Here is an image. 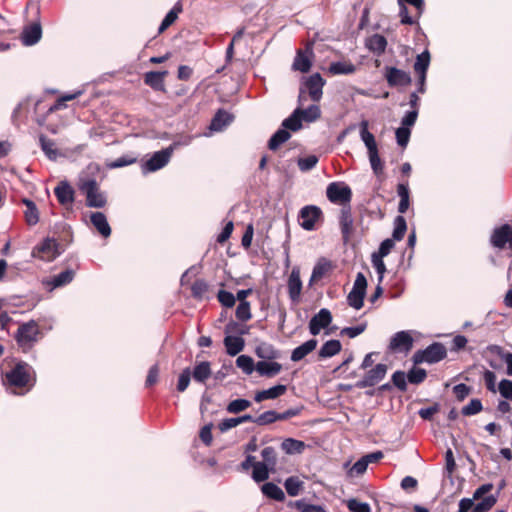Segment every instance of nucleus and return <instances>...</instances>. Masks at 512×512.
I'll use <instances>...</instances> for the list:
<instances>
[{
  "label": "nucleus",
  "mask_w": 512,
  "mask_h": 512,
  "mask_svg": "<svg viewBox=\"0 0 512 512\" xmlns=\"http://www.w3.org/2000/svg\"><path fill=\"white\" fill-rule=\"evenodd\" d=\"M339 222H340V228H341V233H342L343 239L345 241H347L349 239V237L352 233V229H353V217L351 214L350 207H348V208L344 207L341 210Z\"/></svg>",
  "instance_id": "393cba45"
},
{
  "label": "nucleus",
  "mask_w": 512,
  "mask_h": 512,
  "mask_svg": "<svg viewBox=\"0 0 512 512\" xmlns=\"http://www.w3.org/2000/svg\"><path fill=\"white\" fill-rule=\"evenodd\" d=\"M366 47L377 56L382 55L387 47V40L381 34H373L366 39Z\"/></svg>",
  "instance_id": "412c9836"
},
{
  "label": "nucleus",
  "mask_w": 512,
  "mask_h": 512,
  "mask_svg": "<svg viewBox=\"0 0 512 512\" xmlns=\"http://www.w3.org/2000/svg\"><path fill=\"white\" fill-rule=\"evenodd\" d=\"M322 211L314 205H307L299 212V224L306 231L315 229L316 222L320 220Z\"/></svg>",
  "instance_id": "9d476101"
},
{
  "label": "nucleus",
  "mask_w": 512,
  "mask_h": 512,
  "mask_svg": "<svg viewBox=\"0 0 512 512\" xmlns=\"http://www.w3.org/2000/svg\"><path fill=\"white\" fill-rule=\"evenodd\" d=\"M78 188L86 197V206L103 208L107 204L106 194L100 190L99 184L93 178H80Z\"/></svg>",
  "instance_id": "f03ea898"
},
{
  "label": "nucleus",
  "mask_w": 512,
  "mask_h": 512,
  "mask_svg": "<svg viewBox=\"0 0 512 512\" xmlns=\"http://www.w3.org/2000/svg\"><path fill=\"white\" fill-rule=\"evenodd\" d=\"M223 344L229 356H236L245 347V340L241 336L226 335Z\"/></svg>",
  "instance_id": "6ab92c4d"
},
{
  "label": "nucleus",
  "mask_w": 512,
  "mask_h": 512,
  "mask_svg": "<svg viewBox=\"0 0 512 512\" xmlns=\"http://www.w3.org/2000/svg\"><path fill=\"white\" fill-rule=\"evenodd\" d=\"M288 295L292 302L297 303L300 300L302 291V281L300 278V269L294 267L287 281Z\"/></svg>",
  "instance_id": "4468645a"
},
{
  "label": "nucleus",
  "mask_w": 512,
  "mask_h": 512,
  "mask_svg": "<svg viewBox=\"0 0 512 512\" xmlns=\"http://www.w3.org/2000/svg\"><path fill=\"white\" fill-rule=\"evenodd\" d=\"M490 244L497 249H504L506 245L512 250V228L509 224L496 227L490 236Z\"/></svg>",
  "instance_id": "1a4fd4ad"
},
{
  "label": "nucleus",
  "mask_w": 512,
  "mask_h": 512,
  "mask_svg": "<svg viewBox=\"0 0 512 512\" xmlns=\"http://www.w3.org/2000/svg\"><path fill=\"white\" fill-rule=\"evenodd\" d=\"M407 230V223L405 218L402 215H398L394 219V230L392 233V237L396 241H400L404 238V235Z\"/></svg>",
  "instance_id": "c03bdc74"
},
{
  "label": "nucleus",
  "mask_w": 512,
  "mask_h": 512,
  "mask_svg": "<svg viewBox=\"0 0 512 512\" xmlns=\"http://www.w3.org/2000/svg\"><path fill=\"white\" fill-rule=\"evenodd\" d=\"M328 200L335 204H346L351 201L352 190L344 182H331L326 189Z\"/></svg>",
  "instance_id": "6e6552de"
},
{
  "label": "nucleus",
  "mask_w": 512,
  "mask_h": 512,
  "mask_svg": "<svg viewBox=\"0 0 512 512\" xmlns=\"http://www.w3.org/2000/svg\"><path fill=\"white\" fill-rule=\"evenodd\" d=\"M191 370L189 367L185 368L179 375V378H178V383H177V390L179 392H184L189 384H190V380H191Z\"/></svg>",
  "instance_id": "338daca9"
},
{
  "label": "nucleus",
  "mask_w": 512,
  "mask_h": 512,
  "mask_svg": "<svg viewBox=\"0 0 512 512\" xmlns=\"http://www.w3.org/2000/svg\"><path fill=\"white\" fill-rule=\"evenodd\" d=\"M31 367L26 363H18L12 370L6 372V383L11 387L22 388L33 386L34 381L30 374Z\"/></svg>",
  "instance_id": "39448f33"
},
{
  "label": "nucleus",
  "mask_w": 512,
  "mask_h": 512,
  "mask_svg": "<svg viewBox=\"0 0 512 512\" xmlns=\"http://www.w3.org/2000/svg\"><path fill=\"white\" fill-rule=\"evenodd\" d=\"M255 370L261 376L273 377L280 373L282 365L275 361H259L256 363Z\"/></svg>",
  "instance_id": "4be33fe9"
},
{
  "label": "nucleus",
  "mask_w": 512,
  "mask_h": 512,
  "mask_svg": "<svg viewBox=\"0 0 512 512\" xmlns=\"http://www.w3.org/2000/svg\"><path fill=\"white\" fill-rule=\"evenodd\" d=\"M208 290V284L203 279H197L191 286V292L193 297L202 298Z\"/></svg>",
  "instance_id": "69168bd1"
},
{
  "label": "nucleus",
  "mask_w": 512,
  "mask_h": 512,
  "mask_svg": "<svg viewBox=\"0 0 512 512\" xmlns=\"http://www.w3.org/2000/svg\"><path fill=\"white\" fill-rule=\"evenodd\" d=\"M39 144L48 159L56 160L59 157L60 153L52 139L47 138L45 135H40Z\"/></svg>",
  "instance_id": "2f4dec72"
},
{
  "label": "nucleus",
  "mask_w": 512,
  "mask_h": 512,
  "mask_svg": "<svg viewBox=\"0 0 512 512\" xmlns=\"http://www.w3.org/2000/svg\"><path fill=\"white\" fill-rule=\"evenodd\" d=\"M261 490L262 493L270 499L276 501H283L285 499V494L283 490L278 485L272 482H267L263 484Z\"/></svg>",
  "instance_id": "e433bc0d"
},
{
  "label": "nucleus",
  "mask_w": 512,
  "mask_h": 512,
  "mask_svg": "<svg viewBox=\"0 0 512 512\" xmlns=\"http://www.w3.org/2000/svg\"><path fill=\"white\" fill-rule=\"evenodd\" d=\"M54 194L61 205H71L74 202V190L67 181H61L54 189Z\"/></svg>",
  "instance_id": "f3484780"
},
{
  "label": "nucleus",
  "mask_w": 512,
  "mask_h": 512,
  "mask_svg": "<svg viewBox=\"0 0 512 512\" xmlns=\"http://www.w3.org/2000/svg\"><path fill=\"white\" fill-rule=\"evenodd\" d=\"M236 366L240 368L246 375H250L255 370V364L252 357L248 355H240L236 359Z\"/></svg>",
  "instance_id": "8fccbe9b"
},
{
  "label": "nucleus",
  "mask_w": 512,
  "mask_h": 512,
  "mask_svg": "<svg viewBox=\"0 0 512 512\" xmlns=\"http://www.w3.org/2000/svg\"><path fill=\"white\" fill-rule=\"evenodd\" d=\"M168 74V71H150L144 76V82L154 90H164V78Z\"/></svg>",
  "instance_id": "b1692460"
},
{
  "label": "nucleus",
  "mask_w": 512,
  "mask_h": 512,
  "mask_svg": "<svg viewBox=\"0 0 512 512\" xmlns=\"http://www.w3.org/2000/svg\"><path fill=\"white\" fill-rule=\"evenodd\" d=\"M211 374L212 370L209 361L197 363L191 372L193 379L198 383H205L206 380L210 378Z\"/></svg>",
  "instance_id": "bb28decb"
},
{
  "label": "nucleus",
  "mask_w": 512,
  "mask_h": 512,
  "mask_svg": "<svg viewBox=\"0 0 512 512\" xmlns=\"http://www.w3.org/2000/svg\"><path fill=\"white\" fill-rule=\"evenodd\" d=\"M287 391L286 385L278 384L273 387H270L269 389H265L262 391H258L255 394L254 400L256 402H262L264 400L268 399H276L283 395Z\"/></svg>",
  "instance_id": "5701e85b"
},
{
  "label": "nucleus",
  "mask_w": 512,
  "mask_h": 512,
  "mask_svg": "<svg viewBox=\"0 0 512 512\" xmlns=\"http://www.w3.org/2000/svg\"><path fill=\"white\" fill-rule=\"evenodd\" d=\"M369 122L362 120L359 124L360 138L364 142L368 153L378 150L374 135L368 130Z\"/></svg>",
  "instance_id": "a878e982"
},
{
  "label": "nucleus",
  "mask_w": 512,
  "mask_h": 512,
  "mask_svg": "<svg viewBox=\"0 0 512 512\" xmlns=\"http://www.w3.org/2000/svg\"><path fill=\"white\" fill-rule=\"evenodd\" d=\"M372 265L375 268L377 274H378V282L381 283L384 278V274L386 272V266L383 261V257H380V255H377L376 253L372 254L371 257Z\"/></svg>",
  "instance_id": "6e6d98bb"
},
{
  "label": "nucleus",
  "mask_w": 512,
  "mask_h": 512,
  "mask_svg": "<svg viewBox=\"0 0 512 512\" xmlns=\"http://www.w3.org/2000/svg\"><path fill=\"white\" fill-rule=\"evenodd\" d=\"M427 376V373L422 368H413L407 374V379L411 384L422 383Z\"/></svg>",
  "instance_id": "052dcab7"
},
{
  "label": "nucleus",
  "mask_w": 512,
  "mask_h": 512,
  "mask_svg": "<svg viewBox=\"0 0 512 512\" xmlns=\"http://www.w3.org/2000/svg\"><path fill=\"white\" fill-rule=\"evenodd\" d=\"M384 77L390 87L407 86L411 83L409 73L392 66L384 68Z\"/></svg>",
  "instance_id": "9b49d317"
},
{
  "label": "nucleus",
  "mask_w": 512,
  "mask_h": 512,
  "mask_svg": "<svg viewBox=\"0 0 512 512\" xmlns=\"http://www.w3.org/2000/svg\"><path fill=\"white\" fill-rule=\"evenodd\" d=\"M255 353L259 358L266 360H273L279 356L278 350H276L273 345L266 342L259 344L255 349Z\"/></svg>",
  "instance_id": "58836bf2"
},
{
  "label": "nucleus",
  "mask_w": 512,
  "mask_h": 512,
  "mask_svg": "<svg viewBox=\"0 0 512 512\" xmlns=\"http://www.w3.org/2000/svg\"><path fill=\"white\" fill-rule=\"evenodd\" d=\"M42 36V28L39 22L24 27L21 33V41L26 46H32L39 42Z\"/></svg>",
  "instance_id": "dca6fc26"
},
{
  "label": "nucleus",
  "mask_w": 512,
  "mask_h": 512,
  "mask_svg": "<svg viewBox=\"0 0 512 512\" xmlns=\"http://www.w3.org/2000/svg\"><path fill=\"white\" fill-rule=\"evenodd\" d=\"M317 163L318 157L315 155H309L304 158H299L297 161L299 169L303 172L313 169Z\"/></svg>",
  "instance_id": "680f3d73"
},
{
  "label": "nucleus",
  "mask_w": 512,
  "mask_h": 512,
  "mask_svg": "<svg viewBox=\"0 0 512 512\" xmlns=\"http://www.w3.org/2000/svg\"><path fill=\"white\" fill-rule=\"evenodd\" d=\"M332 314L327 308H322L309 321V332L317 336L320 331L327 328L332 322Z\"/></svg>",
  "instance_id": "f8f14e48"
},
{
  "label": "nucleus",
  "mask_w": 512,
  "mask_h": 512,
  "mask_svg": "<svg viewBox=\"0 0 512 512\" xmlns=\"http://www.w3.org/2000/svg\"><path fill=\"white\" fill-rule=\"evenodd\" d=\"M346 506L351 512H371V507L367 502H361L356 498L348 499Z\"/></svg>",
  "instance_id": "5fc2aeb1"
},
{
  "label": "nucleus",
  "mask_w": 512,
  "mask_h": 512,
  "mask_svg": "<svg viewBox=\"0 0 512 512\" xmlns=\"http://www.w3.org/2000/svg\"><path fill=\"white\" fill-rule=\"evenodd\" d=\"M290 507H295L299 512H326V510L320 505L308 504L305 500L300 499L291 501L288 504Z\"/></svg>",
  "instance_id": "a18cd8bd"
},
{
  "label": "nucleus",
  "mask_w": 512,
  "mask_h": 512,
  "mask_svg": "<svg viewBox=\"0 0 512 512\" xmlns=\"http://www.w3.org/2000/svg\"><path fill=\"white\" fill-rule=\"evenodd\" d=\"M284 487L289 496H297L303 488V482L295 476L288 477L284 482Z\"/></svg>",
  "instance_id": "37998d69"
},
{
  "label": "nucleus",
  "mask_w": 512,
  "mask_h": 512,
  "mask_svg": "<svg viewBox=\"0 0 512 512\" xmlns=\"http://www.w3.org/2000/svg\"><path fill=\"white\" fill-rule=\"evenodd\" d=\"M497 390L504 399L512 400V380L502 379Z\"/></svg>",
  "instance_id": "774afa93"
},
{
  "label": "nucleus",
  "mask_w": 512,
  "mask_h": 512,
  "mask_svg": "<svg viewBox=\"0 0 512 512\" xmlns=\"http://www.w3.org/2000/svg\"><path fill=\"white\" fill-rule=\"evenodd\" d=\"M251 406V402L247 399H235L227 405V412L231 414H238Z\"/></svg>",
  "instance_id": "3c124183"
},
{
  "label": "nucleus",
  "mask_w": 512,
  "mask_h": 512,
  "mask_svg": "<svg viewBox=\"0 0 512 512\" xmlns=\"http://www.w3.org/2000/svg\"><path fill=\"white\" fill-rule=\"evenodd\" d=\"M341 348L342 345L339 340H328L321 346L318 352V356L321 359L333 357L341 351Z\"/></svg>",
  "instance_id": "7c9ffc66"
},
{
  "label": "nucleus",
  "mask_w": 512,
  "mask_h": 512,
  "mask_svg": "<svg viewBox=\"0 0 512 512\" xmlns=\"http://www.w3.org/2000/svg\"><path fill=\"white\" fill-rule=\"evenodd\" d=\"M278 417L279 416L276 411H265L264 413L260 414L258 417L255 418V423L260 426L271 424L279 420Z\"/></svg>",
  "instance_id": "4d7b16f0"
},
{
  "label": "nucleus",
  "mask_w": 512,
  "mask_h": 512,
  "mask_svg": "<svg viewBox=\"0 0 512 512\" xmlns=\"http://www.w3.org/2000/svg\"><path fill=\"white\" fill-rule=\"evenodd\" d=\"M325 80L319 73H314L307 77L300 88L298 102L302 104L306 100L305 94L308 93L314 102L320 101L323 95Z\"/></svg>",
  "instance_id": "20e7f679"
},
{
  "label": "nucleus",
  "mask_w": 512,
  "mask_h": 512,
  "mask_svg": "<svg viewBox=\"0 0 512 512\" xmlns=\"http://www.w3.org/2000/svg\"><path fill=\"white\" fill-rule=\"evenodd\" d=\"M217 299L221 305L226 308H232L236 302V297L226 290H219L217 293Z\"/></svg>",
  "instance_id": "13d9d810"
},
{
  "label": "nucleus",
  "mask_w": 512,
  "mask_h": 512,
  "mask_svg": "<svg viewBox=\"0 0 512 512\" xmlns=\"http://www.w3.org/2000/svg\"><path fill=\"white\" fill-rule=\"evenodd\" d=\"M269 470L271 469L266 464H263L262 462H256L253 465L252 478L256 482H263L268 479Z\"/></svg>",
  "instance_id": "49530a36"
},
{
  "label": "nucleus",
  "mask_w": 512,
  "mask_h": 512,
  "mask_svg": "<svg viewBox=\"0 0 512 512\" xmlns=\"http://www.w3.org/2000/svg\"><path fill=\"white\" fill-rule=\"evenodd\" d=\"M232 121V116L224 110H218L211 121L210 129L220 131Z\"/></svg>",
  "instance_id": "c9c22d12"
},
{
  "label": "nucleus",
  "mask_w": 512,
  "mask_h": 512,
  "mask_svg": "<svg viewBox=\"0 0 512 512\" xmlns=\"http://www.w3.org/2000/svg\"><path fill=\"white\" fill-rule=\"evenodd\" d=\"M367 328V323L363 322L357 326L345 327L340 331L341 336H348L349 338H355L362 334Z\"/></svg>",
  "instance_id": "e2e57ef3"
},
{
  "label": "nucleus",
  "mask_w": 512,
  "mask_h": 512,
  "mask_svg": "<svg viewBox=\"0 0 512 512\" xmlns=\"http://www.w3.org/2000/svg\"><path fill=\"white\" fill-rule=\"evenodd\" d=\"M75 272L72 269H67L65 271L60 272L57 275L51 277L46 283L51 286V289L63 287L69 283H71L74 279Z\"/></svg>",
  "instance_id": "c85d7f7f"
},
{
  "label": "nucleus",
  "mask_w": 512,
  "mask_h": 512,
  "mask_svg": "<svg viewBox=\"0 0 512 512\" xmlns=\"http://www.w3.org/2000/svg\"><path fill=\"white\" fill-rule=\"evenodd\" d=\"M182 11L180 3H176L174 7L166 14L159 26V33L165 31L170 25H172L178 17V14Z\"/></svg>",
  "instance_id": "79ce46f5"
},
{
  "label": "nucleus",
  "mask_w": 512,
  "mask_h": 512,
  "mask_svg": "<svg viewBox=\"0 0 512 512\" xmlns=\"http://www.w3.org/2000/svg\"><path fill=\"white\" fill-rule=\"evenodd\" d=\"M429 65L430 53L428 50H425L421 54L417 55L416 61L414 63V71L417 75H426Z\"/></svg>",
  "instance_id": "a19ab883"
},
{
  "label": "nucleus",
  "mask_w": 512,
  "mask_h": 512,
  "mask_svg": "<svg viewBox=\"0 0 512 512\" xmlns=\"http://www.w3.org/2000/svg\"><path fill=\"white\" fill-rule=\"evenodd\" d=\"M482 408L483 406L479 399H472L466 406L462 408L461 413L464 416H472L479 413Z\"/></svg>",
  "instance_id": "bf43d9fd"
},
{
  "label": "nucleus",
  "mask_w": 512,
  "mask_h": 512,
  "mask_svg": "<svg viewBox=\"0 0 512 512\" xmlns=\"http://www.w3.org/2000/svg\"><path fill=\"white\" fill-rule=\"evenodd\" d=\"M191 138L187 137L183 141H175L168 147L154 152L146 161L141 163V171L144 175L156 172L164 168L169 162L175 149L181 145H189Z\"/></svg>",
  "instance_id": "f257e3e1"
},
{
  "label": "nucleus",
  "mask_w": 512,
  "mask_h": 512,
  "mask_svg": "<svg viewBox=\"0 0 512 512\" xmlns=\"http://www.w3.org/2000/svg\"><path fill=\"white\" fill-rule=\"evenodd\" d=\"M331 267L332 265L329 260L325 258L319 259L312 270L310 285L314 281L320 280L331 269Z\"/></svg>",
  "instance_id": "72a5a7b5"
},
{
  "label": "nucleus",
  "mask_w": 512,
  "mask_h": 512,
  "mask_svg": "<svg viewBox=\"0 0 512 512\" xmlns=\"http://www.w3.org/2000/svg\"><path fill=\"white\" fill-rule=\"evenodd\" d=\"M22 203L26 206V210L24 211L25 222L29 226H35L40 219L36 204L28 198H23Z\"/></svg>",
  "instance_id": "c756f323"
},
{
  "label": "nucleus",
  "mask_w": 512,
  "mask_h": 512,
  "mask_svg": "<svg viewBox=\"0 0 512 512\" xmlns=\"http://www.w3.org/2000/svg\"><path fill=\"white\" fill-rule=\"evenodd\" d=\"M413 346V338L408 331H399L390 340L389 348L393 351L408 352Z\"/></svg>",
  "instance_id": "2eb2a0df"
},
{
  "label": "nucleus",
  "mask_w": 512,
  "mask_h": 512,
  "mask_svg": "<svg viewBox=\"0 0 512 512\" xmlns=\"http://www.w3.org/2000/svg\"><path fill=\"white\" fill-rule=\"evenodd\" d=\"M300 116L302 120L311 123L320 118L321 111L318 105L313 104L306 109L300 108Z\"/></svg>",
  "instance_id": "de8ad7c7"
},
{
  "label": "nucleus",
  "mask_w": 512,
  "mask_h": 512,
  "mask_svg": "<svg viewBox=\"0 0 512 512\" xmlns=\"http://www.w3.org/2000/svg\"><path fill=\"white\" fill-rule=\"evenodd\" d=\"M236 318L239 321L246 322L252 318L251 308L249 302H241L238 304L235 311Z\"/></svg>",
  "instance_id": "864d4df0"
},
{
  "label": "nucleus",
  "mask_w": 512,
  "mask_h": 512,
  "mask_svg": "<svg viewBox=\"0 0 512 512\" xmlns=\"http://www.w3.org/2000/svg\"><path fill=\"white\" fill-rule=\"evenodd\" d=\"M261 456H262V459H263V464H266L267 466L270 467L271 470H273L276 466V463H277V458H276V452H275V449L271 446H268V447H265L262 451H261Z\"/></svg>",
  "instance_id": "603ef678"
},
{
  "label": "nucleus",
  "mask_w": 512,
  "mask_h": 512,
  "mask_svg": "<svg viewBox=\"0 0 512 512\" xmlns=\"http://www.w3.org/2000/svg\"><path fill=\"white\" fill-rule=\"evenodd\" d=\"M446 356V347L442 343L434 342L428 347H426L424 350L417 351L413 356V360L416 364H433L443 360Z\"/></svg>",
  "instance_id": "423d86ee"
},
{
  "label": "nucleus",
  "mask_w": 512,
  "mask_h": 512,
  "mask_svg": "<svg viewBox=\"0 0 512 512\" xmlns=\"http://www.w3.org/2000/svg\"><path fill=\"white\" fill-rule=\"evenodd\" d=\"M61 253L62 250H60L58 242L54 238L47 237L33 248L31 254L34 258L51 262Z\"/></svg>",
  "instance_id": "0eeeda50"
},
{
  "label": "nucleus",
  "mask_w": 512,
  "mask_h": 512,
  "mask_svg": "<svg viewBox=\"0 0 512 512\" xmlns=\"http://www.w3.org/2000/svg\"><path fill=\"white\" fill-rule=\"evenodd\" d=\"M387 366L385 364H377L374 368L370 369L365 376L356 383L358 388H367L376 385L386 375Z\"/></svg>",
  "instance_id": "ddd939ff"
},
{
  "label": "nucleus",
  "mask_w": 512,
  "mask_h": 512,
  "mask_svg": "<svg viewBox=\"0 0 512 512\" xmlns=\"http://www.w3.org/2000/svg\"><path fill=\"white\" fill-rule=\"evenodd\" d=\"M355 71L356 65L348 60L332 62L328 67V72L331 75H350L355 73Z\"/></svg>",
  "instance_id": "cd10ccee"
},
{
  "label": "nucleus",
  "mask_w": 512,
  "mask_h": 512,
  "mask_svg": "<svg viewBox=\"0 0 512 512\" xmlns=\"http://www.w3.org/2000/svg\"><path fill=\"white\" fill-rule=\"evenodd\" d=\"M90 221L95 229L99 232V234L104 238H107L111 235V227L104 213L92 212L90 215Z\"/></svg>",
  "instance_id": "a211bd4d"
},
{
  "label": "nucleus",
  "mask_w": 512,
  "mask_h": 512,
  "mask_svg": "<svg viewBox=\"0 0 512 512\" xmlns=\"http://www.w3.org/2000/svg\"><path fill=\"white\" fill-rule=\"evenodd\" d=\"M39 335L40 330L37 322L30 320L29 322L23 323L18 327L15 338L19 347L23 351H28L38 341Z\"/></svg>",
  "instance_id": "7ed1b4c3"
},
{
  "label": "nucleus",
  "mask_w": 512,
  "mask_h": 512,
  "mask_svg": "<svg viewBox=\"0 0 512 512\" xmlns=\"http://www.w3.org/2000/svg\"><path fill=\"white\" fill-rule=\"evenodd\" d=\"M480 501L474 504L471 512H487L489 511L497 502V496L489 495L487 497L479 499Z\"/></svg>",
  "instance_id": "09e8293b"
},
{
  "label": "nucleus",
  "mask_w": 512,
  "mask_h": 512,
  "mask_svg": "<svg viewBox=\"0 0 512 512\" xmlns=\"http://www.w3.org/2000/svg\"><path fill=\"white\" fill-rule=\"evenodd\" d=\"M318 341L316 339H310L303 344L299 345L295 349H293L291 353V360L293 362H298L304 359L308 354H310L313 350L316 349Z\"/></svg>",
  "instance_id": "aec40b11"
},
{
  "label": "nucleus",
  "mask_w": 512,
  "mask_h": 512,
  "mask_svg": "<svg viewBox=\"0 0 512 512\" xmlns=\"http://www.w3.org/2000/svg\"><path fill=\"white\" fill-rule=\"evenodd\" d=\"M291 137V134L289 131L285 129H278L270 138L268 141V148L272 151L277 150L280 145L288 141Z\"/></svg>",
  "instance_id": "f704fd0d"
},
{
  "label": "nucleus",
  "mask_w": 512,
  "mask_h": 512,
  "mask_svg": "<svg viewBox=\"0 0 512 512\" xmlns=\"http://www.w3.org/2000/svg\"><path fill=\"white\" fill-rule=\"evenodd\" d=\"M136 161H137V157H135L133 155H123V156L115 159L108 166L111 169L121 168V167H125V166H129L131 164H134V163H136Z\"/></svg>",
  "instance_id": "0e129e2a"
},
{
  "label": "nucleus",
  "mask_w": 512,
  "mask_h": 512,
  "mask_svg": "<svg viewBox=\"0 0 512 512\" xmlns=\"http://www.w3.org/2000/svg\"><path fill=\"white\" fill-rule=\"evenodd\" d=\"M302 128V119L300 116V107L296 108L292 114L283 120L282 129L296 132Z\"/></svg>",
  "instance_id": "473e14b6"
},
{
  "label": "nucleus",
  "mask_w": 512,
  "mask_h": 512,
  "mask_svg": "<svg viewBox=\"0 0 512 512\" xmlns=\"http://www.w3.org/2000/svg\"><path fill=\"white\" fill-rule=\"evenodd\" d=\"M282 450L287 454H300L305 448L303 441L287 438L281 443Z\"/></svg>",
  "instance_id": "ea45409f"
},
{
  "label": "nucleus",
  "mask_w": 512,
  "mask_h": 512,
  "mask_svg": "<svg viewBox=\"0 0 512 512\" xmlns=\"http://www.w3.org/2000/svg\"><path fill=\"white\" fill-rule=\"evenodd\" d=\"M312 65L311 59L306 52L299 50L293 62V69L306 73L310 70Z\"/></svg>",
  "instance_id": "4c0bfd02"
}]
</instances>
